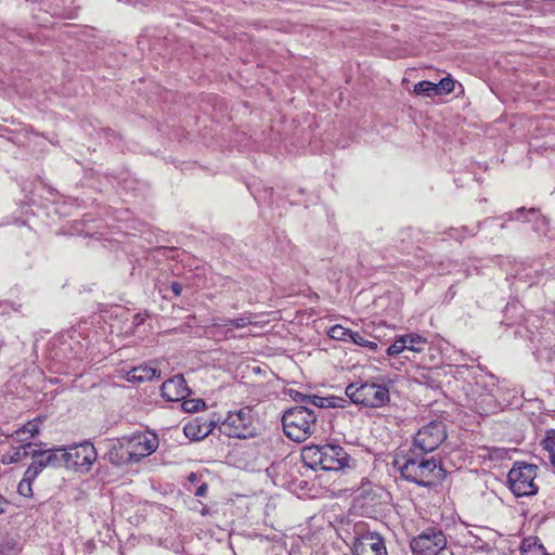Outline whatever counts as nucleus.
<instances>
[{"mask_svg":"<svg viewBox=\"0 0 555 555\" xmlns=\"http://www.w3.org/2000/svg\"><path fill=\"white\" fill-rule=\"evenodd\" d=\"M317 420L313 410L304 405L294 406L282 416L283 430L291 440L302 442L315 433Z\"/></svg>","mask_w":555,"mask_h":555,"instance_id":"obj_1","label":"nucleus"},{"mask_svg":"<svg viewBox=\"0 0 555 555\" xmlns=\"http://www.w3.org/2000/svg\"><path fill=\"white\" fill-rule=\"evenodd\" d=\"M345 393L354 404L369 408H382L390 401L388 388L375 383L349 384Z\"/></svg>","mask_w":555,"mask_h":555,"instance_id":"obj_2","label":"nucleus"},{"mask_svg":"<svg viewBox=\"0 0 555 555\" xmlns=\"http://www.w3.org/2000/svg\"><path fill=\"white\" fill-rule=\"evenodd\" d=\"M404 479L429 487L442 475V468L434 460L408 459L400 468Z\"/></svg>","mask_w":555,"mask_h":555,"instance_id":"obj_3","label":"nucleus"},{"mask_svg":"<svg viewBox=\"0 0 555 555\" xmlns=\"http://www.w3.org/2000/svg\"><path fill=\"white\" fill-rule=\"evenodd\" d=\"M538 466L525 462H516L507 475L511 491L516 496H529L538 492L539 487L534 482Z\"/></svg>","mask_w":555,"mask_h":555,"instance_id":"obj_4","label":"nucleus"},{"mask_svg":"<svg viewBox=\"0 0 555 555\" xmlns=\"http://www.w3.org/2000/svg\"><path fill=\"white\" fill-rule=\"evenodd\" d=\"M219 429L231 438L247 439L256 436L257 428L254 425L253 411L249 408H243L229 412Z\"/></svg>","mask_w":555,"mask_h":555,"instance_id":"obj_5","label":"nucleus"},{"mask_svg":"<svg viewBox=\"0 0 555 555\" xmlns=\"http://www.w3.org/2000/svg\"><path fill=\"white\" fill-rule=\"evenodd\" d=\"M64 466L79 473H88L96 461L98 452L91 442H82L68 449L59 448Z\"/></svg>","mask_w":555,"mask_h":555,"instance_id":"obj_6","label":"nucleus"},{"mask_svg":"<svg viewBox=\"0 0 555 555\" xmlns=\"http://www.w3.org/2000/svg\"><path fill=\"white\" fill-rule=\"evenodd\" d=\"M447 545V538L441 529L429 527L411 541L413 555H438Z\"/></svg>","mask_w":555,"mask_h":555,"instance_id":"obj_7","label":"nucleus"},{"mask_svg":"<svg viewBox=\"0 0 555 555\" xmlns=\"http://www.w3.org/2000/svg\"><path fill=\"white\" fill-rule=\"evenodd\" d=\"M24 454H29L33 459L31 464L27 467L28 477H36L47 467H60L63 465L60 449H35L33 443L23 444Z\"/></svg>","mask_w":555,"mask_h":555,"instance_id":"obj_8","label":"nucleus"},{"mask_svg":"<svg viewBox=\"0 0 555 555\" xmlns=\"http://www.w3.org/2000/svg\"><path fill=\"white\" fill-rule=\"evenodd\" d=\"M447 438L442 422H430L423 426L414 437V448L424 453L435 451Z\"/></svg>","mask_w":555,"mask_h":555,"instance_id":"obj_9","label":"nucleus"},{"mask_svg":"<svg viewBox=\"0 0 555 555\" xmlns=\"http://www.w3.org/2000/svg\"><path fill=\"white\" fill-rule=\"evenodd\" d=\"M158 448L156 436L137 435L128 440L125 452L121 454L120 463H135L141 459L154 453Z\"/></svg>","mask_w":555,"mask_h":555,"instance_id":"obj_10","label":"nucleus"},{"mask_svg":"<svg viewBox=\"0 0 555 555\" xmlns=\"http://www.w3.org/2000/svg\"><path fill=\"white\" fill-rule=\"evenodd\" d=\"M353 555H388L385 541L377 532H364L354 538Z\"/></svg>","mask_w":555,"mask_h":555,"instance_id":"obj_11","label":"nucleus"},{"mask_svg":"<svg viewBox=\"0 0 555 555\" xmlns=\"http://www.w3.org/2000/svg\"><path fill=\"white\" fill-rule=\"evenodd\" d=\"M349 455L340 446H322V466L323 470H339L348 465Z\"/></svg>","mask_w":555,"mask_h":555,"instance_id":"obj_12","label":"nucleus"},{"mask_svg":"<svg viewBox=\"0 0 555 555\" xmlns=\"http://www.w3.org/2000/svg\"><path fill=\"white\" fill-rule=\"evenodd\" d=\"M162 396L168 401H180L186 398L190 390L182 375H176L164 382L160 387Z\"/></svg>","mask_w":555,"mask_h":555,"instance_id":"obj_13","label":"nucleus"},{"mask_svg":"<svg viewBox=\"0 0 555 555\" xmlns=\"http://www.w3.org/2000/svg\"><path fill=\"white\" fill-rule=\"evenodd\" d=\"M211 325L214 327L224 328L223 333L229 334L231 327L245 328L248 325L261 326V322L256 321L255 315L253 313H248L235 319L214 318L211 321Z\"/></svg>","mask_w":555,"mask_h":555,"instance_id":"obj_14","label":"nucleus"},{"mask_svg":"<svg viewBox=\"0 0 555 555\" xmlns=\"http://www.w3.org/2000/svg\"><path fill=\"white\" fill-rule=\"evenodd\" d=\"M215 422L196 417L184 425V434L192 440H201L206 438L214 429Z\"/></svg>","mask_w":555,"mask_h":555,"instance_id":"obj_15","label":"nucleus"},{"mask_svg":"<svg viewBox=\"0 0 555 555\" xmlns=\"http://www.w3.org/2000/svg\"><path fill=\"white\" fill-rule=\"evenodd\" d=\"M295 400H298L306 404H311L317 408H337L343 406L341 402L346 400L337 397H320L317 395H304L297 392Z\"/></svg>","mask_w":555,"mask_h":555,"instance_id":"obj_16","label":"nucleus"},{"mask_svg":"<svg viewBox=\"0 0 555 555\" xmlns=\"http://www.w3.org/2000/svg\"><path fill=\"white\" fill-rule=\"evenodd\" d=\"M160 376V371L151 365H140L127 373L128 382H146Z\"/></svg>","mask_w":555,"mask_h":555,"instance_id":"obj_17","label":"nucleus"},{"mask_svg":"<svg viewBox=\"0 0 555 555\" xmlns=\"http://www.w3.org/2000/svg\"><path fill=\"white\" fill-rule=\"evenodd\" d=\"M304 463L312 469H321L322 466V446L311 444L305 447L301 451Z\"/></svg>","mask_w":555,"mask_h":555,"instance_id":"obj_18","label":"nucleus"},{"mask_svg":"<svg viewBox=\"0 0 555 555\" xmlns=\"http://www.w3.org/2000/svg\"><path fill=\"white\" fill-rule=\"evenodd\" d=\"M39 431V421L33 420L15 430L12 437L17 441L23 442L38 435Z\"/></svg>","mask_w":555,"mask_h":555,"instance_id":"obj_19","label":"nucleus"},{"mask_svg":"<svg viewBox=\"0 0 555 555\" xmlns=\"http://www.w3.org/2000/svg\"><path fill=\"white\" fill-rule=\"evenodd\" d=\"M401 340L404 345H406L408 350L414 352H422L424 350V346L427 343V339L418 334L412 333L408 335H400Z\"/></svg>","mask_w":555,"mask_h":555,"instance_id":"obj_20","label":"nucleus"},{"mask_svg":"<svg viewBox=\"0 0 555 555\" xmlns=\"http://www.w3.org/2000/svg\"><path fill=\"white\" fill-rule=\"evenodd\" d=\"M327 334L332 339L350 341L353 331L346 328L340 324H336L328 328Z\"/></svg>","mask_w":555,"mask_h":555,"instance_id":"obj_21","label":"nucleus"},{"mask_svg":"<svg viewBox=\"0 0 555 555\" xmlns=\"http://www.w3.org/2000/svg\"><path fill=\"white\" fill-rule=\"evenodd\" d=\"M521 555H548L542 544L531 542L530 539L524 540L521 544Z\"/></svg>","mask_w":555,"mask_h":555,"instance_id":"obj_22","label":"nucleus"},{"mask_svg":"<svg viewBox=\"0 0 555 555\" xmlns=\"http://www.w3.org/2000/svg\"><path fill=\"white\" fill-rule=\"evenodd\" d=\"M414 93L423 96H434L437 94L436 83L423 80L414 86Z\"/></svg>","mask_w":555,"mask_h":555,"instance_id":"obj_23","label":"nucleus"},{"mask_svg":"<svg viewBox=\"0 0 555 555\" xmlns=\"http://www.w3.org/2000/svg\"><path fill=\"white\" fill-rule=\"evenodd\" d=\"M35 479H36V477H30V476L28 478L27 470H25L24 477L17 486L18 493L25 498H30L33 495L31 482Z\"/></svg>","mask_w":555,"mask_h":555,"instance_id":"obj_24","label":"nucleus"},{"mask_svg":"<svg viewBox=\"0 0 555 555\" xmlns=\"http://www.w3.org/2000/svg\"><path fill=\"white\" fill-rule=\"evenodd\" d=\"M350 341H352L354 345L367 348L372 351H376L378 348L377 343H375L373 340H369L366 337L361 335L359 332H353Z\"/></svg>","mask_w":555,"mask_h":555,"instance_id":"obj_25","label":"nucleus"},{"mask_svg":"<svg viewBox=\"0 0 555 555\" xmlns=\"http://www.w3.org/2000/svg\"><path fill=\"white\" fill-rule=\"evenodd\" d=\"M541 446L548 452L550 459L555 454V429L546 431L544 439L541 441Z\"/></svg>","mask_w":555,"mask_h":555,"instance_id":"obj_26","label":"nucleus"},{"mask_svg":"<svg viewBox=\"0 0 555 555\" xmlns=\"http://www.w3.org/2000/svg\"><path fill=\"white\" fill-rule=\"evenodd\" d=\"M437 94H449L454 90V81L450 77L442 78L439 83H436Z\"/></svg>","mask_w":555,"mask_h":555,"instance_id":"obj_27","label":"nucleus"},{"mask_svg":"<svg viewBox=\"0 0 555 555\" xmlns=\"http://www.w3.org/2000/svg\"><path fill=\"white\" fill-rule=\"evenodd\" d=\"M205 406V402L201 399L184 400L182 402V409L185 412L193 413Z\"/></svg>","mask_w":555,"mask_h":555,"instance_id":"obj_28","label":"nucleus"},{"mask_svg":"<svg viewBox=\"0 0 555 555\" xmlns=\"http://www.w3.org/2000/svg\"><path fill=\"white\" fill-rule=\"evenodd\" d=\"M406 348V345H404L401 340V336H398L393 344L390 345L387 349V354L389 357H393L397 354H400L404 349Z\"/></svg>","mask_w":555,"mask_h":555,"instance_id":"obj_29","label":"nucleus"},{"mask_svg":"<svg viewBox=\"0 0 555 555\" xmlns=\"http://www.w3.org/2000/svg\"><path fill=\"white\" fill-rule=\"evenodd\" d=\"M23 446L17 449L13 455L10 456L9 462H17L22 456H25Z\"/></svg>","mask_w":555,"mask_h":555,"instance_id":"obj_30","label":"nucleus"},{"mask_svg":"<svg viewBox=\"0 0 555 555\" xmlns=\"http://www.w3.org/2000/svg\"><path fill=\"white\" fill-rule=\"evenodd\" d=\"M208 490V486L206 482H203L194 492L196 496H205Z\"/></svg>","mask_w":555,"mask_h":555,"instance_id":"obj_31","label":"nucleus"},{"mask_svg":"<svg viewBox=\"0 0 555 555\" xmlns=\"http://www.w3.org/2000/svg\"><path fill=\"white\" fill-rule=\"evenodd\" d=\"M170 288H171L172 293L175 294V296H177V297L180 296L182 293V285L179 282H172L170 285Z\"/></svg>","mask_w":555,"mask_h":555,"instance_id":"obj_32","label":"nucleus"},{"mask_svg":"<svg viewBox=\"0 0 555 555\" xmlns=\"http://www.w3.org/2000/svg\"><path fill=\"white\" fill-rule=\"evenodd\" d=\"M198 505L199 506H194L193 509L194 511H197L202 516H206L209 514V508L208 506L202 504L201 502H198Z\"/></svg>","mask_w":555,"mask_h":555,"instance_id":"obj_33","label":"nucleus"},{"mask_svg":"<svg viewBox=\"0 0 555 555\" xmlns=\"http://www.w3.org/2000/svg\"><path fill=\"white\" fill-rule=\"evenodd\" d=\"M8 505L7 499L0 494V514H2Z\"/></svg>","mask_w":555,"mask_h":555,"instance_id":"obj_34","label":"nucleus"},{"mask_svg":"<svg viewBox=\"0 0 555 555\" xmlns=\"http://www.w3.org/2000/svg\"><path fill=\"white\" fill-rule=\"evenodd\" d=\"M188 479L190 482H195L197 480V475L195 473H191Z\"/></svg>","mask_w":555,"mask_h":555,"instance_id":"obj_35","label":"nucleus"},{"mask_svg":"<svg viewBox=\"0 0 555 555\" xmlns=\"http://www.w3.org/2000/svg\"><path fill=\"white\" fill-rule=\"evenodd\" d=\"M550 462L555 467V454L550 459Z\"/></svg>","mask_w":555,"mask_h":555,"instance_id":"obj_36","label":"nucleus"}]
</instances>
